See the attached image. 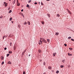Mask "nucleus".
Wrapping results in <instances>:
<instances>
[{"instance_id":"nucleus-1","label":"nucleus","mask_w":74,"mask_h":74,"mask_svg":"<svg viewBox=\"0 0 74 74\" xmlns=\"http://www.w3.org/2000/svg\"><path fill=\"white\" fill-rule=\"evenodd\" d=\"M40 40H42V42H45V43H47V42L46 41V40H45V38H40Z\"/></svg>"},{"instance_id":"nucleus-2","label":"nucleus","mask_w":74,"mask_h":74,"mask_svg":"<svg viewBox=\"0 0 74 74\" xmlns=\"http://www.w3.org/2000/svg\"><path fill=\"white\" fill-rule=\"evenodd\" d=\"M38 44L39 45H41V44H42V41L40 39L39 42H38Z\"/></svg>"},{"instance_id":"nucleus-3","label":"nucleus","mask_w":74,"mask_h":74,"mask_svg":"<svg viewBox=\"0 0 74 74\" xmlns=\"http://www.w3.org/2000/svg\"><path fill=\"white\" fill-rule=\"evenodd\" d=\"M17 5L18 6H19L20 5V3H18V0H17Z\"/></svg>"},{"instance_id":"nucleus-4","label":"nucleus","mask_w":74,"mask_h":74,"mask_svg":"<svg viewBox=\"0 0 74 74\" xmlns=\"http://www.w3.org/2000/svg\"><path fill=\"white\" fill-rule=\"evenodd\" d=\"M56 53L55 52V53H54L53 54V56H55V55H56Z\"/></svg>"},{"instance_id":"nucleus-5","label":"nucleus","mask_w":74,"mask_h":74,"mask_svg":"<svg viewBox=\"0 0 74 74\" xmlns=\"http://www.w3.org/2000/svg\"><path fill=\"white\" fill-rule=\"evenodd\" d=\"M8 5V3H6V4H5V7H6Z\"/></svg>"},{"instance_id":"nucleus-6","label":"nucleus","mask_w":74,"mask_h":74,"mask_svg":"<svg viewBox=\"0 0 74 74\" xmlns=\"http://www.w3.org/2000/svg\"><path fill=\"white\" fill-rule=\"evenodd\" d=\"M48 69H49V70H51V69H52V68L51 67L49 66L48 67Z\"/></svg>"},{"instance_id":"nucleus-7","label":"nucleus","mask_w":74,"mask_h":74,"mask_svg":"<svg viewBox=\"0 0 74 74\" xmlns=\"http://www.w3.org/2000/svg\"><path fill=\"white\" fill-rule=\"evenodd\" d=\"M65 60L64 59V60H62V62H63L64 63V61Z\"/></svg>"},{"instance_id":"nucleus-8","label":"nucleus","mask_w":74,"mask_h":74,"mask_svg":"<svg viewBox=\"0 0 74 74\" xmlns=\"http://www.w3.org/2000/svg\"><path fill=\"white\" fill-rule=\"evenodd\" d=\"M26 52V50H24V51L22 53V55H23V54Z\"/></svg>"},{"instance_id":"nucleus-9","label":"nucleus","mask_w":74,"mask_h":74,"mask_svg":"<svg viewBox=\"0 0 74 74\" xmlns=\"http://www.w3.org/2000/svg\"><path fill=\"white\" fill-rule=\"evenodd\" d=\"M59 33L56 32V36H58V35H59Z\"/></svg>"},{"instance_id":"nucleus-10","label":"nucleus","mask_w":74,"mask_h":74,"mask_svg":"<svg viewBox=\"0 0 74 74\" xmlns=\"http://www.w3.org/2000/svg\"><path fill=\"white\" fill-rule=\"evenodd\" d=\"M27 24L29 25H30V22L29 21H28L27 22Z\"/></svg>"},{"instance_id":"nucleus-11","label":"nucleus","mask_w":74,"mask_h":74,"mask_svg":"<svg viewBox=\"0 0 74 74\" xmlns=\"http://www.w3.org/2000/svg\"><path fill=\"white\" fill-rule=\"evenodd\" d=\"M21 27V25H18V28H20Z\"/></svg>"},{"instance_id":"nucleus-12","label":"nucleus","mask_w":74,"mask_h":74,"mask_svg":"<svg viewBox=\"0 0 74 74\" xmlns=\"http://www.w3.org/2000/svg\"><path fill=\"white\" fill-rule=\"evenodd\" d=\"M56 16L57 17H60V15L59 14H58Z\"/></svg>"},{"instance_id":"nucleus-13","label":"nucleus","mask_w":74,"mask_h":74,"mask_svg":"<svg viewBox=\"0 0 74 74\" xmlns=\"http://www.w3.org/2000/svg\"><path fill=\"white\" fill-rule=\"evenodd\" d=\"M67 11H68V12H69V13L70 14H71V12H70V11L69 10H67Z\"/></svg>"},{"instance_id":"nucleus-14","label":"nucleus","mask_w":74,"mask_h":74,"mask_svg":"<svg viewBox=\"0 0 74 74\" xmlns=\"http://www.w3.org/2000/svg\"><path fill=\"white\" fill-rule=\"evenodd\" d=\"M15 1H16V0H14V1L13 2V4H15Z\"/></svg>"},{"instance_id":"nucleus-15","label":"nucleus","mask_w":74,"mask_h":74,"mask_svg":"<svg viewBox=\"0 0 74 74\" xmlns=\"http://www.w3.org/2000/svg\"><path fill=\"white\" fill-rule=\"evenodd\" d=\"M41 23H42V25H44V21H41Z\"/></svg>"},{"instance_id":"nucleus-16","label":"nucleus","mask_w":74,"mask_h":74,"mask_svg":"<svg viewBox=\"0 0 74 74\" xmlns=\"http://www.w3.org/2000/svg\"><path fill=\"white\" fill-rule=\"evenodd\" d=\"M64 67V66L63 65H61L60 66V67L61 68H63Z\"/></svg>"},{"instance_id":"nucleus-17","label":"nucleus","mask_w":74,"mask_h":74,"mask_svg":"<svg viewBox=\"0 0 74 74\" xmlns=\"http://www.w3.org/2000/svg\"><path fill=\"white\" fill-rule=\"evenodd\" d=\"M47 16H48L49 17V18L50 17V14H48Z\"/></svg>"},{"instance_id":"nucleus-18","label":"nucleus","mask_w":74,"mask_h":74,"mask_svg":"<svg viewBox=\"0 0 74 74\" xmlns=\"http://www.w3.org/2000/svg\"><path fill=\"white\" fill-rule=\"evenodd\" d=\"M69 49H70V51H71L72 50H73V48H69Z\"/></svg>"},{"instance_id":"nucleus-19","label":"nucleus","mask_w":74,"mask_h":74,"mask_svg":"<svg viewBox=\"0 0 74 74\" xmlns=\"http://www.w3.org/2000/svg\"><path fill=\"white\" fill-rule=\"evenodd\" d=\"M38 52H39V53H40L41 52V50H38Z\"/></svg>"},{"instance_id":"nucleus-20","label":"nucleus","mask_w":74,"mask_h":74,"mask_svg":"<svg viewBox=\"0 0 74 74\" xmlns=\"http://www.w3.org/2000/svg\"><path fill=\"white\" fill-rule=\"evenodd\" d=\"M12 17H11L10 18V21H11V20H12Z\"/></svg>"},{"instance_id":"nucleus-21","label":"nucleus","mask_w":74,"mask_h":74,"mask_svg":"<svg viewBox=\"0 0 74 74\" xmlns=\"http://www.w3.org/2000/svg\"><path fill=\"white\" fill-rule=\"evenodd\" d=\"M59 73V71H57L56 72V73H57V74H58V73Z\"/></svg>"},{"instance_id":"nucleus-22","label":"nucleus","mask_w":74,"mask_h":74,"mask_svg":"<svg viewBox=\"0 0 74 74\" xmlns=\"http://www.w3.org/2000/svg\"><path fill=\"white\" fill-rule=\"evenodd\" d=\"M68 39H69V40H70V39H71V36H70L68 38Z\"/></svg>"},{"instance_id":"nucleus-23","label":"nucleus","mask_w":74,"mask_h":74,"mask_svg":"<svg viewBox=\"0 0 74 74\" xmlns=\"http://www.w3.org/2000/svg\"><path fill=\"white\" fill-rule=\"evenodd\" d=\"M27 23L25 21V22L24 23V25H26V24Z\"/></svg>"},{"instance_id":"nucleus-24","label":"nucleus","mask_w":74,"mask_h":74,"mask_svg":"<svg viewBox=\"0 0 74 74\" xmlns=\"http://www.w3.org/2000/svg\"><path fill=\"white\" fill-rule=\"evenodd\" d=\"M12 12V10H10L9 12V13H11V12Z\"/></svg>"},{"instance_id":"nucleus-25","label":"nucleus","mask_w":74,"mask_h":74,"mask_svg":"<svg viewBox=\"0 0 74 74\" xmlns=\"http://www.w3.org/2000/svg\"><path fill=\"white\" fill-rule=\"evenodd\" d=\"M31 1H32V0H30L28 2V3H31Z\"/></svg>"},{"instance_id":"nucleus-26","label":"nucleus","mask_w":74,"mask_h":74,"mask_svg":"<svg viewBox=\"0 0 74 74\" xmlns=\"http://www.w3.org/2000/svg\"><path fill=\"white\" fill-rule=\"evenodd\" d=\"M4 63V62H3L1 63L2 65H3Z\"/></svg>"},{"instance_id":"nucleus-27","label":"nucleus","mask_w":74,"mask_h":74,"mask_svg":"<svg viewBox=\"0 0 74 74\" xmlns=\"http://www.w3.org/2000/svg\"><path fill=\"white\" fill-rule=\"evenodd\" d=\"M9 53H12V51H10L9 52Z\"/></svg>"},{"instance_id":"nucleus-28","label":"nucleus","mask_w":74,"mask_h":74,"mask_svg":"<svg viewBox=\"0 0 74 74\" xmlns=\"http://www.w3.org/2000/svg\"><path fill=\"white\" fill-rule=\"evenodd\" d=\"M43 64L44 66H45V62H43Z\"/></svg>"},{"instance_id":"nucleus-29","label":"nucleus","mask_w":74,"mask_h":74,"mask_svg":"<svg viewBox=\"0 0 74 74\" xmlns=\"http://www.w3.org/2000/svg\"><path fill=\"white\" fill-rule=\"evenodd\" d=\"M10 45L11 47V46H12V43H11V42L10 43Z\"/></svg>"},{"instance_id":"nucleus-30","label":"nucleus","mask_w":74,"mask_h":74,"mask_svg":"<svg viewBox=\"0 0 74 74\" xmlns=\"http://www.w3.org/2000/svg\"><path fill=\"white\" fill-rule=\"evenodd\" d=\"M71 41H74V39H73V38H71Z\"/></svg>"},{"instance_id":"nucleus-31","label":"nucleus","mask_w":74,"mask_h":74,"mask_svg":"<svg viewBox=\"0 0 74 74\" xmlns=\"http://www.w3.org/2000/svg\"><path fill=\"white\" fill-rule=\"evenodd\" d=\"M9 55H10V54H8L7 55V57H8V56H9Z\"/></svg>"},{"instance_id":"nucleus-32","label":"nucleus","mask_w":74,"mask_h":74,"mask_svg":"<svg viewBox=\"0 0 74 74\" xmlns=\"http://www.w3.org/2000/svg\"><path fill=\"white\" fill-rule=\"evenodd\" d=\"M14 50H15V49H16V47H14Z\"/></svg>"},{"instance_id":"nucleus-33","label":"nucleus","mask_w":74,"mask_h":74,"mask_svg":"<svg viewBox=\"0 0 74 74\" xmlns=\"http://www.w3.org/2000/svg\"><path fill=\"white\" fill-rule=\"evenodd\" d=\"M41 5H44L43 3L41 2Z\"/></svg>"},{"instance_id":"nucleus-34","label":"nucleus","mask_w":74,"mask_h":74,"mask_svg":"<svg viewBox=\"0 0 74 74\" xmlns=\"http://www.w3.org/2000/svg\"><path fill=\"white\" fill-rule=\"evenodd\" d=\"M29 7V5L28 4H27V7Z\"/></svg>"},{"instance_id":"nucleus-35","label":"nucleus","mask_w":74,"mask_h":74,"mask_svg":"<svg viewBox=\"0 0 74 74\" xmlns=\"http://www.w3.org/2000/svg\"><path fill=\"white\" fill-rule=\"evenodd\" d=\"M5 38V36H4L3 37V40H4Z\"/></svg>"},{"instance_id":"nucleus-36","label":"nucleus","mask_w":74,"mask_h":74,"mask_svg":"<svg viewBox=\"0 0 74 74\" xmlns=\"http://www.w3.org/2000/svg\"><path fill=\"white\" fill-rule=\"evenodd\" d=\"M64 45L65 46V47H66L67 46V44H64Z\"/></svg>"},{"instance_id":"nucleus-37","label":"nucleus","mask_w":74,"mask_h":74,"mask_svg":"<svg viewBox=\"0 0 74 74\" xmlns=\"http://www.w3.org/2000/svg\"><path fill=\"white\" fill-rule=\"evenodd\" d=\"M34 4H37V2H35L34 3Z\"/></svg>"},{"instance_id":"nucleus-38","label":"nucleus","mask_w":74,"mask_h":74,"mask_svg":"<svg viewBox=\"0 0 74 74\" xmlns=\"http://www.w3.org/2000/svg\"><path fill=\"white\" fill-rule=\"evenodd\" d=\"M4 49L5 50H6L7 49V47H5Z\"/></svg>"},{"instance_id":"nucleus-39","label":"nucleus","mask_w":74,"mask_h":74,"mask_svg":"<svg viewBox=\"0 0 74 74\" xmlns=\"http://www.w3.org/2000/svg\"><path fill=\"white\" fill-rule=\"evenodd\" d=\"M68 55L69 56H70V53H68Z\"/></svg>"},{"instance_id":"nucleus-40","label":"nucleus","mask_w":74,"mask_h":74,"mask_svg":"<svg viewBox=\"0 0 74 74\" xmlns=\"http://www.w3.org/2000/svg\"><path fill=\"white\" fill-rule=\"evenodd\" d=\"M23 74H25V72L24 71V72H23Z\"/></svg>"},{"instance_id":"nucleus-41","label":"nucleus","mask_w":74,"mask_h":74,"mask_svg":"<svg viewBox=\"0 0 74 74\" xmlns=\"http://www.w3.org/2000/svg\"><path fill=\"white\" fill-rule=\"evenodd\" d=\"M6 3H6V2H4V4L5 5V4H6Z\"/></svg>"},{"instance_id":"nucleus-42","label":"nucleus","mask_w":74,"mask_h":74,"mask_svg":"<svg viewBox=\"0 0 74 74\" xmlns=\"http://www.w3.org/2000/svg\"><path fill=\"white\" fill-rule=\"evenodd\" d=\"M3 18V16H0V18Z\"/></svg>"},{"instance_id":"nucleus-43","label":"nucleus","mask_w":74,"mask_h":74,"mask_svg":"<svg viewBox=\"0 0 74 74\" xmlns=\"http://www.w3.org/2000/svg\"><path fill=\"white\" fill-rule=\"evenodd\" d=\"M21 12L23 11V9L22 10H21Z\"/></svg>"},{"instance_id":"nucleus-44","label":"nucleus","mask_w":74,"mask_h":74,"mask_svg":"<svg viewBox=\"0 0 74 74\" xmlns=\"http://www.w3.org/2000/svg\"><path fill=\"white\" fill-rule=\"evenodd\" d=\"M47 40V41H50V40L48 39Z\"/></svg>"},{"instance_id":"nucleus-45","label":"nucleus","mask_w":74,"mask_h":74,"mask_svg":"<svg viewBox=\"0 0 74 74\" xmlns=\"http://www.w3.org/2000/svg\"><path fill=\"white\" fill-rule=\"evenodd\" d=\"M38 3H39V5L40 4V2H38Z\"/></svg>"},{"instance_id":"nucleus-46","label":"nucleus","mask_w":74,"mask_h":74,"mask_svg":"<svg viewBox=\"0 0 74 74\" xmlns=\"http://www.w3.org/2000/svg\"><path fill=\"white\" fill-rule=\"evenodd\" d=\"M12 23H14V21H12Z\"/></svg>"},{"instance_id":"nucleus-47","label":"nucleus","mask_w":74,"mask_h":74,"mask_svg":"<svg viewBox=\"0 0 74 74\" xmlns=\"http://www.w3.org/2000/svg\"><path fill=\"white\" fill-rule=\"evenodd\" d=\"M8 63H9V64H11V63H10V62H9Z\"/></svg>"},{"instance_id":"nucleus-48","label":"nucleus","mask_w":74,"mask_h":74,"mask_svg":"<svg viewBox=\"0 0 74 74\" xmlns=\"http://www.w3.org/2000/svg\"><path fill=\"white\" fill-rule=\"evenodd\" d=\"M70 56H72V55L71 54H70Z\"/></svg>"},{"instance_id":"nucleus-49","label":"nucleus","mask_w":74,"mask_h":74,"mask_svg":"<svg viewBox=\"0 0 74 74\" xmlns=\"http://www.w3.org/2000/svg\"><path fill=\"white\" fill-rule=\"evenodd\" d=\"M47 1H50V0H46Z\"/></svg>"},{"instance_id":"nucleus-50","label":"nucleus","mask_w":74,"mask_h":74,"mask_svg":"<svg viewBox=\"0 0 74 74\" xmlns=\"http://www.w3.org/2000/svg\"><path fill=\"white\" fill-rule=\"evenodd\" d=\"M29 56H30V54H29Z\"/></svg>"},{"instance_id":"nucleus-51","label":"nucleus","mask_w":74,"mask_h":74,"mask_svg":"<svg viewBox=\"0 0 74 74\" xmlns=\"http://www.w3.org/2000/svg\"><path fill=\"white\" fill-rule=\"evenodd\" d=\"M40 61L41 62L42 61V60H40Z\"/></svg>"},{"instance_id":"nucleus-52","label":"nucleus","mask_w":74,"mask_h":74,"mask_svg":"<svg viewBox=\"0 0 74 74\" xmlns=\"http://www.w3.org/2000/svg\"><path fill=\"white\" fill-rule=\"evenodd\" d=\"M47 42H49V41H47Z\"/></svg>"},{"instance_id":"nucleus-53","label":"nucleus","mask_w":74,"mask_h":74,"mask_svg":"<svg viewBox=\"0 0 74 74\" xmlns=\"http://www.w3.org/2000/svg\"><path fill=\"white\" fill-rule=\"evenodd\" d=\"M23 17H24V15H23Z\"/></svg>"},{"instance_id":"nucleus-54","label":"nucleus","mask_w":74,"mask_h":74,"mask_svg":"<svg viewBox=\"0 0 74 74\" xmlns=\"http://www.w3.org/2000/svg\"><path fill=\"white\" fill-rule=\"evenodd\" d=\"M23 17H24V15H23Z\"/></svg>"},{"instance_id":"nucleus-55","label":"nucleus","mask_w":74,"mask_h":74,"mask_svg":"<svg viewBox=\"0 0 74 74\" xmlns=\"http://www.w3.org/2000/svg\"><path fill=\"white\" fill-rule=\"evenodd\" d=\"M6 37H7V36H5V38H6Z\"/></svg>"},{"instance_id":"nucleus-56","label":"nucleus","mask_w":74,"mask_h":74,"mask_svg":"<svg viewBox=\"0 0 74 74\" xmlns=\"http://www.w3.org/2000/svg\"><path fill=\"white\" fill-rule=\"evenodd\" d=\"M9 1H11V0H9Z\"/></svg>"}]
</instances>
